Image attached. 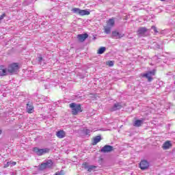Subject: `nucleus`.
Instances as JSON below:
<instances>
[{
    "label": "nucleus",
    "mask_w": 175,
    "mask_h": 175,
    "mask_svg": "<svg viewBox=\"0 0 175 175\" xmlns=\"http://www.w3.org/2000/svg\"><path fill=\"white\" fill-rule=\"evenodd\" d=\"M82 166L88 172H93V170H95V169H96V166H95V165H88V163H83Z\"/></svg>",
    "instance_id": "nucleus-9"
},
{
    "label": "nucleus",
    "mask_w": 175,
    "mask_h": 175,
    "mask_svg": "<svg viewBox=\"0 0 175 175\" xmlns=\"http://www.w3.org/2000/svg\"><path fill=\"white\" fill-rule=\"evenodd\" d=\"M40 169L41 170H44V169H47V165H46V163H43L40 165Z\"/></svg>",
    "instance_id": "nucleus-25"
},
{
    "label": "nucleus",
    "mask_w": 175,
    "mask_h": 175,
    "mask_svg": "<svg viewBox=\"0 0 175 175\" xmlns=\"http://www.w3.org/2000/svg\"><path fill=\"white\" fill-rule=\"evenodd\" d=\"M172 147V142L170 141H166L163 144V150H169Z\"/></svg>",
    "instance_id": "nucleus-17"
},
{
    "label": "nucleus",
    "mask_w": 175,
    "mask_h": 175,
    "mask_svg": "<svg viewBox=\"0 0 175 175\" xmlns=\"http://www.w3.org/2000/svg\"><path fill=\"white\" fill-rule=\"evenodd\" d=\"M9 165H10V163L8 162L6 164H5L4 167H8Z\"/></svg>",
    "instance_id": "nucleus-31"
},
{
    "label": "nucleus",
    "mask_w": 175,
    "mask_h": 175,
    "mask_svg": "<svg viewBox=\"0 0 175 175\" xmlns=\"http://www.w3.org/2000/svg\"><path fill=\"white\" fill-rule=\"evenodd\" d=\"M142 125H143V120H137L133 123V126H136L137 128L142 126Z\"/></svg>",
    "instance_id": "nucleus-18"
},
{
    "label": "nucleus",
    "mask_w": 175,
    "mask_h": 175,
    "mask_svg": "<svg viewBox=\"0 0 175 175\" xmlns=\"http://www.w3.org/2000/svg\"><path fill=\"white\" fill-rule=\"evenodd\" d=\"M53 160L51 159H49V160H47L46 162H45V165L46 166V167H51V166H53Z\"/></svg>",
    "instance_id": "nucleus-21"
},
{
    "label": "nucleus",
    "mask_w": 175,
    "mask_h": 175,
    "mask_svg": "<svg viewBox=\"0 0 175 175\" xmlns=\"http://www.w3.org/2000/svg\"><path fill=\"white\" fill-rule=\"evenodd\" d=\"M38 62L40 65H42V66L46 64V60L43 59V57H42V55H39L38 56Z\"/></svg>",
    "instance_id": "nucleus-16"
},
{
    "label": "nucleus",
    "mask_w": 175,
    "mask_h": 175,
    "mask_svg": "<svg viewBox=\"0 0 175 175\" xmlns=\"http://www.w3.org/2000/svg\"><path fill=\"white\" fill-rule=\"evenodd\" d=\"M111 151H114V148L109 145H105L100 149V152H103L104 154L111 152Z\"/></svg>",
    "instance_id": "nucleus-8"
},
{
    "label": "nucleus",
    "mask_w": 175,
    "mask_h": 175,
    "mask_svg": "<svg viewBox=\"0 0 175 175\" xmlns=\"http://www.w3.org/2000/svg\"><path fill=\"white\" fill-rule=\"evenodd\" d=\"M151 29H153L155 33H158V30H157V27L155 26H152Z\"/></svg>",
    "instance_id": "nucleus-29"
},
{
    "label": "nucleus",
    "mask_w": 175,
    "mask_h": 175,
    "mask_svg": "<svg viewBox=\"0 0 175 175\" xmlns=\"http://www.w3.org/2000/svg\"><path fill=\"white\" fill-rule=\"evenodd\" d=\"M2 133V130L0 129V135Z\"/></svg>",
    "instance_id": "nucleus-34"
},
{
    "label": "nucleus",
    "mask_w": 175,
    "mask_h": 175,
    "mask_svg": "<svg viewBox=\"0 0 175 175\" xmlns=\"http://www.w3.org/2000/svg\"><path fill=\"white\" fill-rule=\"evenodd\" d=\"M114 24H116V21H114V18H109L107 21V25L109 27H114Z\"/></svg>",
    "instance_id": "nucleus-20"
},
{
    "label": "nucleus",
    "mask_w": 175,
    "mask_h": 175,
    "mask_svg": "<svg viewBox=\"0 0 175 175\" xmlns=\"http://www.w3.org/2000/svg\"><path fill=\"white\" fill-rule=\"evenodd\" d=\"M121 109H122V105H121V103H116L110 108L109 110L110 111H117V110H121Z\"/></svg>",
    "instance_id": "nucleus-13"
},
{
    "label": "nucleus",
    "mask_w": 175,
    "mask_h": 175,
    "mask_svg": "<svg viewBox=\"0 0 175 175\" xmlns=\"http://www.w3.org/2000/svg\"><path fill=\"white\" fill-rule=\"evenodd\" d=\"M88 38V33H82V34H79L77 36V39L79 40V42H84L85 39Z\"/></svg>",
    "instance_id": "nucleus-15"
},
{
    "label": "nucleus",
    "mask_w": 175,
    "mask_h": 175,
    "mask_svg": "<svg viewBox=\"0 0 175 175\" xmlns=\"http://www.w3.org/2000/svg\"><path fill=\"white\" fill-rule=\"evenodd\" d=\"M83 133L85 135V136H90V134L91 133V130L86 129L83 130Z\"/></svg>",
    "instance_id": "nucleus-24"
},
{
    "label": "nucleus",
    "mask_w": 175,
    "mask_h": 175,
    "mask_svg": "<svg viewBox=\"0 0 175 175\" xmlns=\"http://www.w3.org/2000/svg\"><path fill=\"white\" fill-rule=\"evenodd\" d=\"M161 2H165L166 0H160Z\"/></svg>",
    "instance_id": "nucleus-33"
},
{
    "label": "nucleus",
    "mask_w": 175,
    "mask_h": 175,
    "mask_svg": "<svg viewBox=\"0 0 175 175\" xmlns=\"http://www.w3.org/2000/svg\"><path fill=\"white\" fill-rule=\"evenodd\" d=\"M16 162H12V166H14L16 165Z\"/></svg>",
    "instance_id": "nucleus-32"
},
{
    "label": "nucleus",
    "mask_w": 175,
    "mask_h": 175,
    "mask_svg": "<svg viewBox=\"0 0 175 175\" xmlns=\"http://www.w3.org/2000/svg\"><path fill=\"white\" fill-rule=\"evenodd\" d=\"M155 75V70H152V71H149L145 74L142 75V77H146L148 79L149 83L152 81V76Z\"/></svg>",
    "instance_id": "nucleus-6"
},
{
    "label": "nucleus",
    "mask_w": 175,
    "mask_h": 175,
    "mask_svg": "<svg viewBox=\"0 0 175 175\" xmlns=\"http://www.w3.org/2000/svg\"><path fill=\"white\" fill-rule=\"evenodd\" d=\"M107 66H114V62H113V61H109V62H107Z\"/></svg>",
    "instance_id": "nucleus-27"
},
{
    "label": "nucleus",
    "mask_w": 175,
    "mask_h": 175,
    "mask_svg": "<svg viewBox=\"0 0 175 175\" xmlns=\"http://www.w3.org/2000/svg\"><path fill=\"white\" fill-rule=\"evenodd\" d=\"M100 140H102V137L100 135L96 136L94 138L93 144L94 145L98 144V143H99V142H100Z\"/></svg>",
    "instance_id": "nucleus-19"
},
{
    "label": "nucleus",
    "mask_w": 175,
    "mask_h": 175,
    "mask_svg": "<svg viewBox=\"0 0 175 175\" xmlns=\"http://www.w3.org/2000/svg\"><path fill=\"white\" fill-rule=\"evenodd\" d=\"M56 136L59 139H64L66 136V133L64 130H60L56 133Z\"/></svg>",
    "instance_id": "nucleus-14"
},
{
    "label": "nucleus",
    "mask_w": 175,
    "mask_h": 175,
    "mask_svg": "<svg viewBox=\"0 0 175 175\" xmlns=\"http://www.w3.org/2000/svg\"><path fill=\"white\" fill-rule=\"evenodd\" d=\"M70 107L74 116H77L78 113H81V111H83L81 110V105L80 104H76L75 103H72L70 104Z\"/></svg>",
    "instance_id": "nucleus-2"
},
{
    "label": "nucleus",
    "mask_w": 175,
    "mask_h": 175,
    "mask_svg": "<svg viewBox=\"0 0 175 175\" xmlns=\"http://www.w3.org/2000/svg\"><path fill=\"white\" fill-rule=\"evenodd\" d=\"M26 110L29 113V114L33 113L34 107H33V102H32V100H29L27 103Z\"/></svg>",
    "instance_id": "nucleus-7"
},
{
    "label": "nucleus",
    "mask_w": 175,
    "mask_h": 175,
    "mask_svg": "<svg viewBox=\"0 0 175 175\" xmlns=\"http://www.w3.org/2000/svg\"><path fill=\"white\" fill-rule=\"evenodd\" d=\"M125 36V34L123 33L118 32V31H112V38H114L115 39H121V38H124Z\"/></svg>",
    "instance_id": "nucleus-10"
},
{
    "label": "nucleus",
    "mask_w": 175,
    "mask_h": 175,
    "mask_svg": "<svg viewBox=\"0 0 175 175\" xmlns=\"http://www.w3.org/2000/svg\"><path fill=\"white\" fill-rule=\"evenodd\" d=\"M155 47L156 49H161V45L156 44Z\"/></svg>",
    "instance_id": "nucleus-30"
},
{
    "label": "nucleus",
    "mask_w": 175,
    "mask_h": 175,
    "mask_svg": "<svg viewBox=\"0 0 175 175\" xmlns=\"http://www.w3.org/2000/svg\"><path fill=\"white\" fill-rule=\"evenodd\" d=\"M137 33L139 38L142 36H147V35H148V29L146 27H139Z\"/></svg>",
    "instance_id": "nucleus-5"
},
{
    "label": "nucleus",
    "mask_w": 175,
    "mask_h": 175,
    "mask_svg": "<svg viewBox=\"0 0 175 175\" xmlns=\"http://www.w3.org/2000/svg\"><path fill=\"white\" fill-rule=\"evenodd\" d=\"M12 175H14V174H13V173H12Z\"/></svg>",
    "instance_id": "nucleus-35"
},
{
    "label": "nucleus",
    "mask_w": 175,
    "mask_h": 175,
    "mask_svg": "<svg viewBox=\"0 0 175 175\" xmlns=\"http://www.w3.org/2000/svg\"><path fill=\"white\" fill-rule=\"evenodd\" d=\"M150 166V163L146 160H142L139 164V167L142 170H146V169H148Z\"/></svg>",
    "instance_id": "nucleus-11"
},
{
    "label": "nucleus",
    "mask_w": 175,
    "mask_h": 175,
    "mask_svg": "<svg viewBox=\"0 0 175 175\" xmlns=\"http://www.w3.org/2000/svg\"><path fill=\"white\" fill-rule=\"evenodd\" d=\"M33 152L36 154V155H44V154H47V152H49V151H50V149L49 148H43V149H40L38 147H35L33 149Z\"/></svg>",
    "instance_id": "nucleus-3"
},
{
    "label": "nucleus",
    "mask_w": 175,
    "mask_h": 175,
    "mask_svg": "<svg viewBox=\"0 0 175 175\" xmlns=\"http://www.w3.org/2000/svg\"><path fill=\"white\" fill-rule=\"evenodd\" d=\"M72 12L75 13V14H79V16L90 15V11L87 10H80L79 8H72Z\"/></svg>",
    "instance_id": "nucleus-4"
},
{
    "label": "nucleus",
    "mask_w": 175,
    "mask_h": 175,
    "mask_svg": "<svg viewBox=\"0 0 175 175\" xmlns=\"http://www.w3.org/2000/svg\"><path fill=\"white\" fill-rule=\"evenodd\" d=\"M9 75V72L8 71V68L3 65L0 66V76H8Z\"/></svg>",
    "instance_id": "nucleus-12"
},
{
    "label": "nucleus",
    "mask_w": 175,
    "mask_h": 175,
    "mask_svg": "<svg viewBox=\"0 0 175 175\" xmlns=\"http://www.w3.org/2000/svg\"><path fill=\"white\" fill-rule=\"evenodd\" d=\"M174 84H175V81L174 82Z\"/></svg>",
    "instance_id": "nucleus-36"
},
{
    "label": "nucleus",
    "mask_w": 175,
    "mask_h": 175,
    "mask_svg": "<svg viewBox=\"0 0 175 175\" xmlns=\"http://www.w3.org/2000/svg\"><path fill=\"white\" fill-rule=\"evenodd\" d=\"M111 32V27H105V33H107V35H109Z\"/></svg>",
    "instance_id": "nucleus-23"
},
{
    "label": "nucleus",
    "mask_w": 175,
    "mask_h": 175,
    "mask_svg": "<svg viewBox=\"0 0 175 175\" xmlns=\"http://www.w3.org/2000/svg\"><path fill=\"white\" fill-rule=\"evenodd\" d=\"M65 174V172L64 170H61L60 172H57L55 174V175H64Z\"/></svg>",
    "instance_id": "nucleus-26"
},
{
    "label": "nucleus",
    "mask_w": 175,
    "mask_h": 175,
    "mask_svg": "<svg viewBox=\"0 0 175 175\" xmlns=\"http://www.w3.org/2000/svg\"><path fill=\"white\" fill-rule=\"evenodd\" d=\"M5 17H6V14L3 13L2 15L0 16V21L1 20H3V18H5Z\"/></svg>",
    "instance_id": "nucleus-28"
},
{
    "label": "nucleus",
    "mask_w": 175,
    "mask_h": 175,
    "mask_svg": "<svg viewBox=\"0 0 175 175\" xmlns=\"http://www.w3.org/2000/svg\"><path fill=\"white\" fill-rule=\"evenodd\" d=\"M7 69L8 75H17L20 66H18V63H12L8 65Z\"/></svg>",
    "instance_id": "nucleus-1"
},
{
    "label": "nucleus",
    "mask_w": 175,
    "mask_h": 175,
    "mask_svg": "<svg viewBox=\"0 0 175 175\" xmlns=\"http://www.w3.org/2000/svg\"><path fill=\"white\" fill-rule=\"evenodd\" d=\"M106 51V47L101 46L97 51V54H103Z\"/></svg>",
    "instance_id": "nucleus-22"
}]
</instances>
